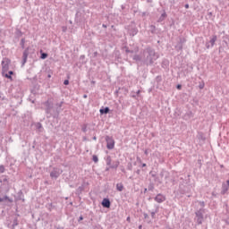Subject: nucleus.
I'll list each match as a JSON object with an SVG mask.
<instances>
[{
	"instance_id": "obj_62",
	"label": "nucleus",
	"mask_w": 229,
	"mask_h": 229,
	"mask_svg": "<svg viewBox=\"0 0 229 229\" xmlns=\"http://www.w3.org/2000/svg\"><path fill=\"white\" fill-rule=\"evenodd\" d=\"M147 3H153V0H147Z\"/></svg>"
},
{
	"instance_id": "obj_53",
	"label": "nucleus",
	"mask_w": 229,
	"mask_h": 229,
	"mask_svg": "<svg viewBox=\"0 0 229 229\" xmlns=\"http://www.w3.org/2000/svg\"><path fill=\"white\" fill-rule=\"evenodd\" d=\"M142 17H146V15H148V13H146V12H144V13H142Z\"/></svg>"
},
{
	"instance_id": "obj_57",
	"label": "nucleus",
	"mask_w": 229,
	"mask_h": 229,
	"mask_svg": "<svg viewBox=\"0 0 229 229\" xmlns=\"http://www.w3.org/2000/svg\"><path fill=\"white\" fill-rule=\"evenodd\" d=\"M184 7H185L186 9H189V4H186L184 5Z\"/></svg>"
},
{
	"instance_id": "obj_45",
	"label": "nucleus",
	"mask_w": 229,
	"mask_h": 229,
	"mask_svg": "<svg viewBox=\"0 0 229 229\" xmlns=\"http://www.w3.org/2000/svg\"><path fill=\"white\" fill-rule=\"evenodd\" d=\"M199 89H200V90H202V89H205V83H200L199 85Z\"/></svg>"
},
{
	"instance_id": "obj_52",
	"label": "nucleus",
	"mask_w": 229,
	"mask_h": 229,
	"mask_svg": "<svg viewBox=\"0 0 229 229\" xmlns=\"http://www.w3.org/2000/svg\"><path fill=\"white\" fill-rule=\"evenodd\" d=\"M143 216H144V218H145V219H148V217H149V216H148V213H144Z\"/></svg>"
},
{
	"instance_id": "obj_34",
	"label": "nucleus",
	"mask_w": 229,
	"mask_h": 229,
	"mask_svg": "<svg viewBox=\"0 0 229 229\" xmlns=\"http://www.w3.org/2000/svg\"><path fill=\"white\" fill-rule=\"evenodd\" d=\"M187 42V39H185V38H179V44H181V46H183V44H185Z\"/></svg>"
},
{
	"instance_id": "obj_47",
	"label": "nucleus",
	"mask_w": 229,
	"mask_h": 229,
	"mask_svg": "<svg viewBox=\"0 0 229 229\" xmlns=\"http://www.w3.org/2000/svg\"><path fill=\"white\" fill-rule=\"evenodd\" d=\"M176 89H177L178 90H182V84H178V85L176 86Z\"/></svg>"
},
{
	"instance_id": "obj_63",
	"label": "nucleus",
	"mask_w": 229,
	"mask_h": 229,
	"mask_svg": "<svg viewBox=\"0 0 229 229\" xmlns=\"http://www.w3.org/2000/svg\"><path fill=\"white\" fill-rule=\"evenodd\" d=\"M226 185L229 187V180L226 181Z\"/></svg>"
},
{
	"instance_id": "obj_17",
	"label": "nucleus",
	"mask_w": 229,
	"mask_h": 229,
	"mask_svg": "<svg viewBox=\"0 0 229 229\" xmlns=\"http://www.w3.org/2000/svg\"><path fill=\"white\" fill-rule=\"evenodd\" d=\"M17 201H22L24 203V193H22V191H18L17 197H16Z\"/></svg>"
},
{
	"instance_id": "obj_16",
	"label": "nucleus",
	"mask_w": 229,
	"mask_h": 229,
	"mask_svg": "<svg viewBox=\"0 0 229 229\" xmlns=\"http://www.w3.org/2000/svg\"><path fill=\"white\" fill-rule=\"evenodd\" d=\"M100 115H106V114H110V107L108 106H102L99 110Z\"/></svg>"
},
{
	"instance_id": "obj_11",
	"label": "nucleus",
	"mask_w": 229,
	"mask_h": 229,
	"mask_svg": "<svg viewBox=\"0 0 229 229\" xmlns=\"http://www.w3.org/2000/svg\"><path fill=\"white\" fill-rule=\"evenodd\" d=\"M30 55V47L25 48L22 55L21 67L26 65V62H28V56Z\"/></svg>"
},
{
	"instance_id": "obj_37",
	"label": "nucleus",
	"mask_w": 229,
	"mask_h": 229,
	"mask_svg": "<svg viewBox=\"0 0 229 229\" xmlns=\"http://www.w3.org/2000/svg\"><path fill=\"white\" fill-rule=\"evenodd\" d=\"M175 47L177 51H182L183 49V45L178 43Z\"/></svg>"
},
{
	"instance_id": "obj_23",
	"label": "nucleus",
	"mask_w": 229,
	"mask_h": 229,
	"mask_svg": "<svg viewBox=\"0 0 229 229\" xmlns=\"http://www.w3.org/2000/svg\"><path fill=\"white\" fill-rule=\"evenodd\" d=\"M228 188L229 186L226 185L225 183L222 184V194H226V192H228Z\"/></svg>"
},
{
	"instance_id": "obj_12",
	"label": "nucleus",
	"mask_w": 229,
	"mask_h": 229,
	"mask_svg": "<svg viewBox=\"0 0 229 229\" xmlns=\"http://www.w3.org/2000/svg\"><path fill=\"white\" fill-rule=\"evenodd\" d=\"M0 203H4L5 205H8V203H13V199H10L8 195H4L3 197H0Z\"/></svg>"
},
{
	"instance_id": "obj_49",
	"label": "nucleus",
	"mask_w": 229,
	"mask_h": 229,
	"mask_svg": "<svg viewBox=\"0 0 229 229\" xmlns=\"http://www.w3.org/2000/svg\"><path fill=\"white\" fill-rule=\"evenodd\" d=\"M199 205H200V207H205V201H200Z\"/></svg>"
},
{
	"instance_id": "obj_56",
	"label": "nucleus",
	"mask_w": 229,
	"mask_h": 229,
	"mask_svg": "<svg viewBox=\"0 0 229 229\" xmlns=\"http://www.w3.org/2000/svg\"><path fill=\"white\" fill-rule=\"evenodd\" d=\"M121 8H122V10H125L126 6L125 5H122Z\"/></svg>"
},
{
	"instance_id": "obj_15",
	"label": "nucleus",
	"mask_w": 229,
	"mask_h": 229,
	"mask_svg": "<svg viewBox=\"0 0 229 229\" xmlns=\"http://www.w3.org/2000/svg\"><path fill=\"white\" fill-rule=\"evenodd\" d=\"M89 183L87 182H83L81 186H79L76 190V194L78 196H80V194H81V192H83L85 191V187L88 186Z\"/></svg>"
},
{
	"instance_id": "obj_64",
	"label": "nucleus",
	"mask_w": 229,
	"mask_h": 229,
	"mask_svg": "<svg viewBox=\"0 0 229 229\" xmlns=\"http://www.w3.org/2000/svg\"><path fill=\"white\" fill-rule=\"evenodd\" d=\"M47 78H51V73H48V74H47Z\"/></svg>"
},
{
	"instance_id": "obj_38",
	"label": "nucleus",
	"mask_w": 229,
	"mask_h": 229,
	"mask_svg": "<svg viewBox=\"0 0 229 229\" xmlns=\"http://www.w3.org/2000/svg\"><path fill=\"white\" fill-rule=\"evenodd\" d=\"M80 60L82 64H87V61H85V55H81Z\"/></svg>"
},
{
	"instance_id": "obj_10",
	"label": "nucleus",
	"mask_w": 229,
	"mask_h": 229,
	"mask_svg": "<svg viewBox=\"0 0 229 229\" xmlns=\"http://www.w3.org/2000/svg\"><path fill=\"white\" fill-rule=\"evenodd\" d=\"M127 30L130 37H135L139 33V29L135 25H129Z\"/></svg>"
},
{
	"instance_id": "obj_9",
	"label": "nucleus",
	"mask_w": 229,
	"mask_h": 229,
	"mask_svg": "<svg viewBox=\"0 0 229 229\" xmlns=\"http://www.w3.org/2000/svg\"><path fill=\"white\" fill-rule=\"evenodd\" d=\"M75 22H76V24L85 22V14L83 13L78 11L75 14Z\"/></svg>"
},
{
	"instance_id": "obj_48",
	"label": "nucleus",
	"mask_w": 229,
	"mask_h": 229,
	"mask_svg": "<svg viewBox=\"0 0 229 229\" xmlns=\"http://www.w3.org/2000/svg\"><path fill=\"white\" fill-rule=\"evenodd\" d=\"M64 85H69V80H64Z\"/></svg>"
},
{
	"instance_id": "obj_44",
	"label": "nucleus",
	"mask_w": 229,
	"mask_h": 229,
	"mask_svg": "<svg viewBox=\"0 0 229 229\" xmlns=\"http://www.w3.org/2000/svg\"><path fill=\"white\" fill-rule=\"evenodd\" d=\"M149 174L152 176V178H154V180L156 179V177H157V174L150 172Z\"/></svg>"
},
{
	"instance_id": "obj_54",
	"label": "nucleus",
	"mask_w": 229,
	"mask_h": 229,
	"mask_svg": "<svg viewBox=\"0 0 229 229\" xmlns=\"http://www.w3.org/2000/svg\"><path fill=\"white\" fill-rule=\"evenodd\" d=\"M198 164L199 165V167H201V159L198 160Z\"/></svg>"
},
{
	"instance_id": "obj_35",
	"label": "nucleus",
	"mask_w": 229,
	"mask_h": 229,
	"mask_svg": "<svg viewBox=\"0 0 229 229\" xmlns=\"http://www.w3.org/2000/svg\"><path fill=\"white\" fill-rule=\"evenodd\" d=\"M24 44H26V38H23L21 39V43H20L21 49H24Z\"/></svg>"
},
{
	"instance_id": "obj_40",
	"label": "nucleus",
	"mask_w": 229,
	"mask_h": 229,
	"mask_svg": "<svg viewBox=\"0 0 229 229\" xmlns=\"http://www.w3.org/2000/svg\"><path fill=\"white\" fill-rule=\"evenodd\" d=\"M127 169L129 170V171H132V169H133V165L130 162V163H128V165H127Z\"/></svg>"
},
{
	"instance_id": "obj_24",
	"label": "nucleus",
	"mask_w": 229,
	"mask_h": 229,
	"mask_svg": "<svg viewBox=\"0 0 229 229\" xmlns=\"http://www.w3.org/2000/svg\"><path fill=\"white\" fill-rule=\"evenodd\" d=\"M123 190H124V185H123V183L116 184V191H118L119 192H123Z\"/></svg>"
},
{
	"instance_id": "obj_1",
	"label": "nucleus",
	"mask_w": 229,
	"mask_h": 229,
	"mask_svg": "<svg viewBox=\"0 0 229 229\" xmlns=\"http://www.w3.org/2000/svg\"><path fill=\"white\" fill-rule=\"evenodd\" d=\"M43 106H45V112L47 114V119L53 117L54 119H58L60 117V112L64 110L62 106H64V101L60 103H56L55 105L53 103L51 98H48L47 101L43 102Z\"/></svg>"
},
{
	"instance_id": "obj_31",
	"label": "nucleus",
	"mask_w": 229,
	"mask_h": 229,
	"mask_svg": "<svg viewBox=\"0 0 229 229\" xmlns=\"http://www.w3.org/2000/svg\"><path fill=\"white\" fill-rule=\"evenodd\" d=\"M40 58L41 60H46V58H47L48 55L47 53H45L44 51L40 50Z\"/></svg>"
},
{
	"instance_id": "obj_19",
	"label": "nucleus",
	"mask_w": 229,
	"mask_h": 229,
	"mask_svg": "<svg viewBox=\"0 0 229 229\" xmlns=\"http://www.w3.org/2000/svg\"><path fill=\"white\" fill-rule=\"evenodd\" d=\"M14 37L15 38H17V40H19V38H21V37H22V31H21V30L16 29L15 32H14Z\"/></svg>"
},
{
	"instance_id": "obj_4",
	"label": "nucleus",
	"mask_w": 229,
	"mask_h": 229,
	"mask_svg": "<svg viewBox=\"0 0 229 229\" xmlns=\"http://www.w3.org/2000/svg\"><path fill=\"white\" fill-rule=\"evenodd\" d=\"M0 191L4 192H8L10 191V179L6 175H2L0 177Z\"/></svg>"
},
{
	"instance_id": "obj_42",
	"label": "nucleus",
	"mask_w": 229,
	"mask_h": 229,
	"mask_svg": "<svg viewBox=\"0 0 229 229\" xmlns=\"http://www.w3.org/2000/svg\"><path fill=\"white\" fill-rule=\"evenodd\" d=\"M4 171H5L4 166L3 165H0V173L3 174V173H4Z\"/></svg>"
},
{
	"instance_id": "obj_8",
	"label": "nucleus",
	"mask_w": 229,
	"mask_h": 229,
	"mask_svg": "<svg viewBox=\"0 0 229 229\" xmlns=\"http://www.w3.org/2000/svg\"><path fill=\"white\" fill-rule=\"evenodd\" d=\"M62 173H64L62 169L54 167L53 171L50 173V177L55 178V180H56L57 178L60 177V174H62Z\"/></svg>"
},
{
	"instance_id": "obj_28",
	"label": "nucleus",
	"mask_w": 229,
	"mask_h": 229,
	"mask_svg": "<svg viewBox=\"0 0 229 229\" xmlns=\"http://www.w3.org/2000/svg\"><path fill=\"white\" fill-rule=\"evenodd\" d=\"M149 31L152 33V35H155V33H157V27L155 25H150Z\"/></svg>"
},
{
	"instance_id": "obj_55",
	"label": "nucleus",
	"mask_w": 229,
	"mask_h": 229,
	"mask_svg": "<svg viewBox=\"0 0 229 229\" xmlns=\"http://www.w3.org/2000/svg\"><path fill=\"white\" fill-rule=\"evenodd\" d=\"M165 64H167V61H163V63H162V65H165Z\"/></svg>"
},
{
	"instance_id": "obj_61",
	"label": "nucleus",
	"mask_w": 229,
	"mask_h": 229,
	"mask_svg": "<svg viewBox=\"0 0 229 229\" xmlns=\"http://www.w3.org/2000/svg\"><path fill=\"white\" fill-rule=\"evenodd\" d=\"M122 173H126V170L124 168H122Z\"/></svg>"
},
{
	"instance_id": "obj_46",
	"label": "nucleus",
	"mask_w": 229,
	"mask_h": 229,
	"mask_svg": "<svg viewBox=\"0 0 229 229\" xmlns=\"http://www.w3.org/2000/svg\"><path fill=\"white\" fill-rule=\"evenodd\" d=\"M37 128H38V130H40V128H42V123H38V124H37Z\"/></svg>"
},
{
	"instance_id": "obj_33",
	"label": "nucleus",
	"mask_w": 229,
	"mask_h": 229,
	"mask_svg": "<svg viewBox=\"0 0 229 229\" xmlns=\"http://www.w3.org/2000/svg\"><path fill=\"white\" fill-rule=\"evenodd\" d=\"M155 81L158 83H162V75H158L156 77Z\"/></svg>"
},
{
	"instance_id": "obj_6",
	"label": "nucleus",
	"mask_w": 229,
	"mask_h": 229,
	"mask_svg": "<svg viewBox=\"0 0 229 229\" xmlns=\"http://www.w3.org/2000/svg\"><path fill=\"white\" fill-rule=\"evenodd\" d=\"M106 142L107 149H114L115 148V140L110 136H106Z\"/></svg>"
},
{
	"instance_id": "obj_43",
	"label": "nucleus",
	"mask_w": 229,
	"mask_h": 229,
	"mask_svg": "<svg viewBox=\"0 0 229 229\" xmlns=\"http://www.w3.org/2000/svg\"><path fill=\"white\" fill-rule=\"evenodd\" d=\"M114 55H115V58H121V53L119 51H116Z\"/></svg>"
},
{
	"instance_id": "obj_39",
	"label": "nucleus",
	"mask_w": 229,
	"mask_h": 229,
	"mask_svg": "<svg viewBox=\"0 0 229 229\" xmlns=\"http://www.w3.org/2000/svg\"><path fill=\"white\" fill-rule=\"evenodd\" d=\"M165 170H162L161 172H160V174H159V177H160V179L162 180V178H164V176H165Z\"/></svg>"
},
{
	"instance_id": "obj_14",
	"label": "nucleus",
	"mask_w": 229,
	"mask_h": 229,
	"mask_svg": "<svg viewBox=\"0 0 229 229\" xmlns=\"http://www.w3.org/2000/svg\"><path fill=\"white\" fill-rule=\"evenodd\" d=\"M101 205L104 208H110V207H112V202L110 201V199L108 198H104Z\"/></svg>"
},
{
	"instance_id": "obj_32",
	"label": "nucleus",
	"mask_w": 229,
	"mask_h": 229,
	"mask_svg": "<svg viewBox=\"0 0 229 229\" xmlns=\"http://www.w3.org/2000/svg\"><path fill=\"white\" fill-rule=\"evenodd\" d=\"M106 165L110 167V165H112V157L107 156L106 158Z\"/></svg>"
},
{
	"instance_id": "obj_30",
	"label": "nucleus",
	"mask_w": 229,
	"mask_h": 229,
	"mask_svg": "<svg viewBox=\"0 0 229 229\" xmlns=\"http://www.w3.org/2000/svg\"><path fill=\"white\" fill-rule=\"evenodd\" d=\"M217 40V36H213L210 39L211 47H214V45L216 44V41Z\"/></svg>"
},
{
	"instance_id": "obj_27",
	"label": "nucleus",
	"mask_w": 229,
	"mask_h": 229,
	"mask_svg": "<svg viewBox=\"0 0 229 229\" xmlns=\"http://www.w3.org/2000/svg\"><path fill=\"white\" fill-rule=\"evenodd\" d=\"M158 209H159V207L156 206V209L150 213L152 219H155L156 214H158Z\"/></svg>"
},
{
	"instance_id": "obj_41",
	"label": "nucleus",
	"mask_w": 229,
	"mask_h": 229,
	"mask_svg": "<svg viewBox=\"0 0 229 229\" xmlns=\"http://www.w3.org/2000/svg\"><path fill=\"white\" fill-rule=\"evenodd\" d=\"M81 131H83L84 133H87V124H84L81 128Z\"/></svg>"
},
{
	"instance_id": "obj_51",
	"label": "nucleus",
	"mask_w": 229,
	"mask_h": 229,
	"mask_svg": "<svg viewBox=\"0 0 229 229\" xmlns=\"http://www.w3.org/2000/svg\"><path fill=\"white\" fill-rule=\"evenodd\" d=\"M80 221H83V216H81L78 219V222L80 223Z\"/></svg>"
},
{
	"instance_id": "obj_21",
	"label": "nucleus",
	"mask_w": 229,
	"mask_h": 229,
	"mask_svg": "<svg viewBox=\"0 0 229 229\" xmlns=\"http://www.w3.org/2000/svg\"><path fill=\"white\" fill-rule=\"evenodd\" d=\"M140 96V89H139L137 92L131 91V98H133V99H137Z\"/></svg>"
},
{
	"instance_id": "obj_26",
	"label": "nucleus",
	"mask_w": 229,
	"mask_h": 229,
	"mask_svg": "<svg viewBox=\"0 0 229 229\" xmlns=\"http://www.w3.org/2000/svg\"><path fill=\"white\" fill-rule=\"evenodd\" d=\"M148 191H150L151 192H153V191H155V183L154 182H149L148 186Z\"/></svg>"
},
{
	"instance_id": "obj_2",
	"label": "nucleus",
	"mask_w": 229,
	"mask_h": 229,
	"mask_svg": "<svg viewBox=\"0 0 229 229\" xmlns=\"http://www.w3.org/2000/svg\"><path fill=\"white\" fill-rule=\"evenodd\" d=\"M160 58V55L155 51V48L151 47H147L142 51V63L144 65H147V67H149V65H153L157 60Z\"/></svg>"
},
{
	"instance_id": "obj_5",
	"label": "nucleus",
	"mask_w": 229,
	"mask_h": 229,
	"mask_svg": "<svg viewBox=\"0 0 229 229\" xmlns=\"http://www.w3.org/2000/svg\"><path fill=\"white\" fill-rule=\"evenodd\" d=\"M10 64H12V61L8 58H4L2 61V74H4L10 71Z\"/></svg>"
},
{
	"instance_id": "obj_18",
	"label": "nucleus",
	"mask_w": 229,
	"mask_h": 229,
	"mask_svg": "<svg viewBox=\"0 0 229 229\" xmlns=\"http://www.w3.org/2000/svg\"><path fill=\"white\" fill-rule=\"evenodd\" d=\"M4 78H7V80H12V76H13V71L6 72L5 73H2Z\"/></svg>"
},
{
	"instance_id": "obj_36",
	"label": "nucleus",
	"mask_w": 229,
	"mask_h": 229,
	"mask_svg": "<svg viewBox=\"0 0 229 229\" xmlns=\"http://www.w3.org/2000/svg\"><path fill=\"white\" fill-rule=\"evenodd\" d=\"M92 160L93 162H95V164H98V162H99V158L98 157L97 155L92 156Z\"/></svg>"
},
{
	"instance_id": "obj_29",
	"label": "nucleus",
	"mask_w": 229,
	"mask_h": 229,
	"mask_svg": "<svg viewBox=\"0 0 229 229\" xmlns=\"http://www.w3.org/2000/svg\"><path fill=\"white\" fill-rule=\"evenodd\" d=\"M154 182L157 183V185H162V179L158 175L154 179Z\"/></svg>"
},
{
	"instance_id": "obj_13",
	"label": "nucleus",
	"mask_w": 229,
	"mask_h": 229,
	"mask_svg": "<svg viewBox=\"0 0 229 229\" xmlns=\"http://www.w3.org/2000/svg\"><path fill=\"white\" fill-rule=\"evenodd\" d=\"M165 195L162 194V193H158L155 198H154V201H157V203H164V201H165Z\"/></svg>"
},
{
	"instance_id": "obj_60",
	"label": "nucleus",
	"mask_w": 229,
	"mask_h": 229,
	"mask_svg": "<svg viewBox=\"0 0 229 229\" xmlns=\"http://www.w3.org/2000/svg\"><path fill=\"white\" fill-rule=\"evenodd\" d=\"M146 163H143L142 165H141V167H146Z\"/></svg>"
},
{
	"instance_id": "obj_20",
	"label": "nucleus",
	"mask_w": 229,
	"mask_h": 229,
	"mask_svg": "<svg viewBox=\"0 0 229 229\" xmlns=\"http://www.w3.org/2000/svg\"><path fill=\"white\" fill-rule=\"evenodd\" d=\"M121 164V162H119V160L114 161L113 164H111V165L109 166L110 169H117V167H119V165Z\"/></svg>"
},
{
	"instance_id": "obj_7",
	"label": "nucleus",
	"mask_w": 229,
	"mask_h": 229,
	"mask_svg": "<svg viewBox=\"0 0 229 229\" xmlns=\"http://www.w3.org/2000/svg\"><path fill=\"white\" fill-rule=\"evenodd\" d=\"M196 215V221L198 225H203L204 217H203V209H199L197 212H195Z\"/></svg>"
},
{
	"instance_id": "obj_25",
	"label": "nucleus",
	"mask_w": 229,
	"mask_h": 229,
	"mask_svg": "<svg viewBox=\"0 0 229 229\" xmlns=\"http://www.w3.org/2000/svg\"><path fill=\"white\" fill-rule=\"evenodd\" d=\"M13 229H15V226H19V218L14 217L13 221Z\"/></svg>"
},
{
	"instance_id": "obj_22",
	"label": "nucleus",
	"mask_w": 229,
	"mask_h": 229,
	"mask_svg": "<svg viewBox=\"0 0 229 229\" xmlns=\"http://www.w3.org/2000/svg\"><path fill=\"white\" fill-rule=\"evenodd\" d=\"M167 17V13H165V12H164L161 16L159 17V19L157 20V22H164V21H165V18Z\"/></svg>"
},
{
	"instance_id": "obj_58",
	"label": "nucleus",
	"mask_w": 229,
	"mask_h": 229,
	"mask_svg": "<svg viewBox=\"0 0 229 229\" xmlns=\"http://www.w3.org/2000/svg\"><path fill=\"white\" fill-rule=\"evenodd\" d=\"M136 174H140V170H137Z\"/></svg>"
},
{
	"instance_id": "obj_59",
	"label": "nucleus",
	"mask_w": 229,
	"mask_h": 229,
	"mask_svg": "<svg viewBox=\"0 0 229 229\" xmlns=\"http://www.w3.org/2000/svg\"><path fill=\"white\" fill-rule=\"evenodd\" d=\"M143 192L146 194V192H148V188H145Z\"/></svg>"
},
{
	"instance_id": "obj_50",
	"label": "nucleus",
	"mask_w": 229,
	"mask_h": 229,
	"mask_svg": "<svg viewBox=\"0 0 229 229\" xmlns=\"http://www.w3.org/2000/svg\"><path fill=\"white\" fill-rule=\"evenodd\" d=\"M98 57V52H94L93 53V58H97Z\"/></svg>"
},
{
	"instance_id": "obj_3",
	"label": "nucleus",
	"mask_w": 229,
	"mask_h": 229,
	"mask_svg": "<svg viewBox=\"0 0 229 229\" xmlns=\"http://www.w3.org/2000/svg\"><path fill=\"white\" fill-rule=\"evenodd\" d=\"M123 49H124L127 55L129 53H131V55H134L132 56V60H134V62H142V55L140 56V55L137 54L139 53V47L136 46L133 48H130L129 47L125 46L123 47Z\"/></svg>"
}]
</instances>
